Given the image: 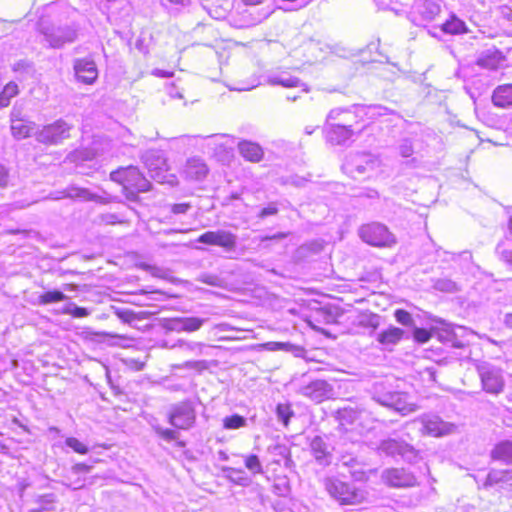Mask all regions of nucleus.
I'll return each mask as SVG.
<instances>
[{
	"label": "nucleus",
	"mask_w": 512,
	"mask_h": 512,
	"mask_svg": "<svg viewBox=\"0 0 512 512\" xmlns=\"http://www.w3.org/2000/svg\"><path fill=\"white\" fill-rule=\"evenodd\" d=\"M170 95H171L172 98H179V99L183 98V95L180 92H178V91H175V92L171 91Z\"/></svg>",
	"instance_id": "obj_64"
},
{
	"label": "nucleus",
	"mask_w": 512,
	"mask_h": 512,
	"mask_svg": "<svg viewBox=\"0 0 512 512\" xmlns=\"http://www.w3.org/2000/svg\"><path fill=\"white\" fill-rule=\"evenodd\" d=\"M414 422H419L422 425L421 433L423 435L441 437L452 433L455 426L451 423L444 422L439 416L433 414H424Z\"/></svg>",
	"instance_id": "obj_10"
},
{
	"label": "nucleus",
	"mask_w": 512,
	"mask_h": 512,
	"mask_svg": "<svg viewBox=\"0 0 512 512\" xmlns=\"http://www.w3.org/2000/svg\"><path fill=\"white\" fill-rule=\"evenodd\" d=\"M196 412L190 401L173 405L169 412V423L178 429L187 430L193 426Z\"/></svg>",
	"instance_id": "obj_7"
},
{
	"label": "nucleus",
	"mask_w": 512,
	"mask_h": 512,
	"mask_svg": "<svg viewBox=\"0 0 512 512\" xmlns=\"http://www.w3.org/2000/svg\"><path fill=\"white\" fill-rule=\"evenodd\" d=\"M372 399L380 405L392 408L402 415H407L417 410L415 404L407 401L405 393L385 391L383 383L374 384Z\"/></svg>",
	"instance_id": "obj_3"
},
{
	"label": "nucleus",
	"mask_w": 512,
	"mask_h": 512,
	"mask_svg": "<svg viewBox=\"0 0 512 512\" xmlns=\"http://www.w3.org/2000/svg\"><path fill=\"white\" fill-rule=\"evenodd\" d=\"M35 122L22 116L20 110L13 109L11 112V133L14 138L20 140L37 133Z\"/></svg>",
	"instance_id": "obj_14"
},
{
	"label": "nucleus",
	"mask_w": 512,
	"mask_h": 512,
	"mask_svg": "<svg viewBox=\"0 0 512 512\" xmlns=\"http://www.w3.org/2000/svg\"><path fill=\"white\" fill-rule=\"evenodd\" d=\"M183 367L201 372V371L208 369L209 364H208V361H206V360L186 361L183 364Z\"/></svg>",
	"instance_id": "obj_45"
},
{
	"label": "nucleus",
	"mask_w": 512,
	"mask_h": 512,
	"mask_svg": "<svg viewBox=\"0 0 512 512\" xmlns=\"http://www.w3.org/2000/svg\"><path fill=\"white\" fill-rule=\"evenodd\" d=\"M277 212H278V209L275 206H268V207L263 208L260 211L259 217L265 218V217H268L271 215H275Z\"/></svg>",
	"instance_id": "obj_55"
},
{
	"label": "nucleus",
	"mask_w": 512,
	"mask_h": 512,
	"mask_svg": "<svg viewBox=\"0 0 512 512\" xmlns=\"http://www.w3.org/2000/svg\"><path fill=\"white\" fill-rule=\"evenodd\" d=\"M324 486L329 495L341 505H357L366 498L363 490L337 478H326Z\"/></svg>",
	"instance_id": "obj_2"
},
{
	"label": "nucleus",
	"mask_w": 512,
	"mask_h": 512,
	"mask_svg": "<svg viewBox=\"0 0 512 512\" xmlns=\"http://www.w3.org/2000/svg\"><path fill=\"white\" fill-rule=\"evenodd\" d=\"M492 457L506 463H512V441L499 443L492 451Z\"/></svg>",
	"instance_id": "obj_30"
},
{
	"label": "nucleus",
	"mask_w": 512,
	"mask_h": 512,
	"mask_svg": "<svg viewBox=\"0 0 512 512\" xmlns=\"http://www.w3.org/2000/svg\"><path fill=\"white\" fill-rule=\"evenodd\" d=\"M73 126L63 119L45 125L35 134L38 142L49 145H57L70 137Z\"/></svg>",
	"instance_id": "obj_6"
},
{
	"label": "nucleus",
	"mask_w": 512,
	"mask_h": 512,
	"mask_svg": "<svg viewBox=\"0 0 512 512\" xmlns=\"http://www.w3.org/2000/svg\"><path fill=\"white\" fill-rule=\"evenodd\" d=\"M74 71L78 81L92 85L98 78L96 63L90 58H80L74 61Z\"/></svg>",
	"instance_id": "obj_18"
},
{
	"label": "nucleus",
	"mask_w": 512,
	"mask_h": 512,
	"mask_svg": "<svg viewBox=\"0 0 512 512\" xmlns=\"http://www.w3.org/2000/svg\"><path fill=\"white\" fill-rule=\"evenodd\" d=\"M388 108L383 106H371L369 112L372 116H384L388 114Z\"/></svg>",
	"instance_id": "obj_52"
},
{
	"label": "nucleus",
	"mask_w": 512,
	"mask_h": 512,
	"mask_svg": "<svg viewBox=\"0 0 512 512\" xmlns=\"http://www.w3.org/2000/svg\"><path fill=\"white\" fill-rule=\"evenodd\" d=\"M246 5H258L261 4L263 0H242Z\"/></svg>",
	"instance_id": "obj_63"
},
{
	"label": "nucleus",
	"mask_w": 512,
	"mask_h": 512,
	"mask_svg": "<svg viewBox=\"0 0 512 512\" xmlns=\"http://www.w3.org/2000/svg\"><path fill=\"white\" fill-rule=\"evenodd\" d=\"M441 29L446 34H463L468 31L465 23L454 15L442 24Z\"/></svg>",
	"instance_id": "obj_31"
},
{
	"label": "nucleus",
	"mask_w": 512,
	"mask_h": 512,
	"mask_svg": "<svg viewBox=\"0 0 512 512\" xmlns=\"http://www.w3.org/2000/svg\"><path fill=\"white\" fill-rule=\"evenodd\" d=\"M68 297L61 291L54 290V291H48L43 294H41L38 297V304L39 305H48L51 303L61 302L66 300Z\"/></svg>",
	"instance_id": "obj_34"
},
{
	"label": "nucleus",
	"mask_w": 512,
	"mask_h": 512,
	"mask_svg": "<svg viewBox=\"0 0 512 512\" xmlns=\"http://www.w3.org/2000/svg\"><path fill=\"white\" fill-rule=\"evenodd\" d=\"M502 484L503 487H512V469L509 470H492L488 473L485 487Z\"/></svg>",
	"instance_id": "obj_27"
},
{
	"label": "nucleus",
	"mask_w": 512,
	"mask_h": 512,
	"mask_svg": "<svg viewBox=\"0 0 512 512\" xmlns=\"http://www.w3.org/2000/svg\"><path fill=\"white\" fill-rule=\"evenodd\" d=\"M224 428L226 429H239L246 425V419L238 414L225 417L223 420Z\"/></svg>",
	"instance_id": "obj_37"
},
{
	"label": "nucleus",
	"mask_w": 512,
	"mask_h": 512,
	"mask_svg": "<svg viewBox=\"0 0 512 512\" xmlns=\"http://www.w3.org/2000/svg\"><path fill=\"white\" fill-rule=\"evenodd\" d=\"M380 165L381 161L379 157L371 153H358L347 162L349 171L358 174L375 171Z\"/></svg>",
	"instance_id": "obj_15"
},
{
	"label": "nucleus",
	"mask_w": 512,
	"mask_h": 512,
	"mask_svg": "<svg viewBox=\"0 0 512 512\" xmlns=\"http://www.w3.org/2000/svg\"><path fill=\"white\" fill-rule=\"evenodd\" d=\"M300 394L320 403L333 395L332 386L325 380H315L300 388Z\"/></svg>",
	"instance_id": "obj_17"
},
{
	"label": "nucleus",
	"mask_w": 512,
	"mask_h": 512,
	"mask_svg": "<svg viewBox=\"0 0 512 512\" xmlns=\"http://www.w3.org/2000/svg\"><path fill=\"white\" fill-rule=\"evenodd\" d=\"M353 135V129L343 125H335L330 123L327 130L328 140L336 145L345 144L353 137Z\"/></svg>",
	"instance_id": "obj_25"
},
{
	"label": "nucleus",
	"mask_w": 512,
	"mask_h": 512,
	"mask_svg": "<svg viewBox=\"0 0 512 512\" xmlns=\"http://www.w3.org/2000/svg\"><path fill=\"white\" fill-rule=\"evenodd\" d=\"M41 33L51 48H61L67 43H72L77 38V31L70 26L41 27Z\"/></svg>",
	"instance_id": "obj_11"
},
{
	"label": "nucleus",
	"mask_w": 512,
	"mask_h": 512,
	"mask_svg": "<svg viewBox=\"0 0 512 512\" xmlns=\"http://www.w3.org/2000/svg\"><path fill=\"white\" fill-rule=\"evenodd\" d=\"M398 151L402 157L408 158L412 156L414 153L412 141L409 139H403L398 146Z\"/></svg>",
	"instance_id": "obj_42"
},
{
	"label": "nucleus",
	"mask_w": 512,
	"mask_h": 512,
	"mask_svg": "<svg viewBox=\"0 0 512 512\" xmlns=\"http://www.w3.org/2000/svg\"><path fill=\"white\" fill-rule=\"evenodd\" d=\"M63 313L71 315L75 318L87 317L90 314L86 308L78 307L74 303L67 304L63 309Z\"/></svg>",
	"instance_id": "obj_40"
},
{
	"label": "nucleus",
	"mask_w": 512,
	"mask_h": 512,
	"mask_svg": "<svg viewBox=\"0 0 512 512\" xmlns=\"http://www.w3.org/2000/svg\"><path fill=\"white\" fill-rule=\"evenodd\" d=\"M245 467L253 474L263 473L262 464L256 455H248L245 457Z\"/></svg>",
	"instance_id": "obj_39"
},
{
	"label": "nucleus",
	"mask_w": 512,
	"mask_h": 512,
	"mask_svg": "<svg viewBox=\"0 0 512 512\" xmlns=\"http://www.w3.org/2000/svg\"><path fill=\"white\" fill-rule=\"evenodd\" d=\"M404 337L405 331L403 329L391 325L387 329L379 332L376 336V340L384 350L392 351Z\"/></svg>",
	"instance_id": "obj_20"
},
{
	"label": "nucleus",
	"mask_w": 512,
	"mask_h": 512,
	"mask_svg": "<svg viewBox=\"0 0 512 512\" xmlns=\"http://www.w3.org/2000/svg\"><path fill=\"white\" fill-rule=\"evenodd\" d=\"M276 414L278 420L282 421V423L287 426L290 418L294 415L293 410L289 404H278L276 408Z\"/></svg>",
	"instance_id": "obj_36"
},
{
	"label": "nucleus",
	"mask_w": 512,
	"mask_h": 512,
	"mask_svg": "<svg viewBox=\"0 0 512 512\" xmlns=\"http://www.w3.org/2000/svg\"><path fill=\"white\" fill-rule=\"evenodd\" d=\"M49 198L53 200H59L64 198L80 199L83 201H94L101 204H107L111 201V198L108 195L100 196L90 192L86 188H80L75 186L68 187L66 190L61 192L53 193L49 196Z\"/></svg>",
	"instance_id": "obj_13"
},
{
	"label": "nucleus",
	"mask_w": 512,
	"mask_h": 512,
	"mask_svg": "<svg viewBox=\"0 0 512 512\" xmlns=\"http://www.w3.org/2000/svg\"><path fill=\"white\" fill-rule=\"evenodd\" d=\"M18 92V85L15 82H9L6 84L0 93V108L8 106L10 100L15 97Z\"/></svg>",
	"instance_id": "obj_33"
},
{
	"label": "nucleus",
	"mask_w": 512,
	"mask_h": 512,
	"mask_svg": "<svg viewBox=\"0 0 512 512\" xmlns=\"http://www.w3.org/2000/svg\"><path fill=\"white\" fill-rule=\"evenodd\" d=\"M154 429L161 438L168 442L176 440L179 437V433L172 429H164L160 426H156Z\"/></svg>",
	"instance_id": "obj_43"
},
{
	"label": "nucleus",
	"mask_w": 512,
	"mask_h": 512,
	"mask_svg": "<svg viewBox=\"0 0 512 512\" xmlns=\"http://www.w3.org/2000/svg\"><path fill=\"white\" fill-rule=\"evenodd\" d=\"M92 469V466L86 465L84 463H77L72 466L71 473L74 475H79L82 473H89Z\"/></svg>",
	"instance_id": "obj_49"
},
{
	"label": "nucleus",
	"mask_w": 512,
	"mask_h": 512,
	"mask_svg": "<svg viewBox=\"0 0 512 512\" xmlns=\"http://www.w3.org/2000/svg\"><path fill=\"white\" fill-rule=\"evenodd\" d=\"M115 313L119 319L126 323H130L136 319L135 313L129 309H117Z\"/></svg>",
	"instance_id": "obj_47"
},
{
	"label": "nucleus",
	"mask_w": 512,
	"mask_h": 512,
	"mask_svg": "<svg viewBox=\"0 0 512 512\" xmlns=\"http://www.w3.org/2000/svg\"><path fill=\"white\" fill-rule=\"evenodd\" d=\"M238 149L240 154L251 162H259L263 157L262 148L254 142L241 141L238 144Z\"/></svg>",
	"instance_id": "obj_28"
},
{
	"label": "nucleus",
	"mask_w": 512,
	"mask_h": 512,
	"mask_svg": "<svg viewBox=\"0 0 512 512\" xmlns=\"http://www.w3.org/2000/svg\"><path fill=\"white\" fill-rule=\"evenodd\" d=\"M190 208V204L188 203H179L173 204L171 207V211L174 214H185Z\"/></svg>",
	"instance_id": "obj_51"
},
{
	"label": "nucleus",
	"mask_w": 512,
	"mask_h": 512,
	"mask_svg": "<svg viewBox=\"0 0 512 512\" xmlns=\"http://www.w3.org/2000/svg\"><path fill=\"white\" fill-rule=\"evenodd\" d=\"M310 448L319 464L328 465L330 463L331 449L321 436H315L311 440Z\"/></svg>",
	"instance_id": "obj_24"
},
{
	"label": "nucleus",
	"mask_w": 512,
	"mask_h": 512,
	"mask_svg": "<svg viewBox=\"0 0 512 512\" xmlns=\"http://www.w3.org/2000/svg\"><path fill=\"white\" fill-rule=\"evenodd\" d=\"M197 242L211 246H218L226 252H231L236 248L237 235L224 229L210 230L201 234L197 238Z\"/></svg>",
	"instance_id": "obj_8"
},
{
	"label": "nucleus",
	"mask_w": 512,
	"mask_h": 512,
	"mask_svg": "<svg viewBox=\"0 0 512 512\" xmlns=\"http://www.w3.org/2000/svg\"><path fill=\"white\" fill-rule=\"evenodd\" d=\"M327 122L352 128L353 123L358 122V116L351 109L334 108L328 113Z\"/></svg>",
	"instance_id": "obj_23"
},
{
	"label": "nucleus",
	"mask_w": 512,
	"mask_h": 512,
	"mask_svg": "<svg viewBox=\"0 0 512 512\" xmlns=\"http://www.w3.org/2000/svg\"><path fill=\"white\" fill-rule=\"evenodd\" d=\"M280 350L291 352L294 355L298 356L303 352V348L297 345H294L289 342H280Z\"/></svg>",
	"instance_id": "obj_48"
},
{
	"label": "nucleus",
	"mask_w": 512,
	"mask_h": 512,
	"mask_svg": "<svg viewBox=\"0 0 512 512\" xmlns=\"http://www.w3.org/2000/svg\"><path fill=\"white\" fill-rule=\"evenodd\" d=\"M441 7L437 0H417L413 5V15L417 25L431 22L440 13Z\"/></svg>",
	"instance_id": "obj_16"
},
{
	"label": "nucleus",
	"mask_w": 512,
	"mask_h": 512,
	"mask_svg": "<svg viewBox=\"0 0 512 512\" xmlns=\"http://www.w3.org/2000/svg\"><path fill=\"white\" fill-rule=\"evenodd\" d=\"M70 486H73V489H80L84 487L85 480L77 479L74 483L69 484Z\"/></svg>",
	"instance_id": "obj_59"
},
{
	"label": "nucleus",
	"mask_w": 512,
	"mask_h": 512,
	"mask_svg": "<svg viewBox=\"0 0 512 512\" xmlns=\"http://www.w3.org/2000/svg\"><path fill=\"white\" fill-rule=\"evenodd\" d=\"M359 325L365 328H371L373 331L376 330L380 325V316L377 314H364L359 318Z\"/></svg>",
	"instance_id": "obj_35"
},
{
	"label": "nucleus",
	"mask_w": 512,
	"mask_h": 512,
	"mask_svg": "<svg viewBox=\"0 0 512 512\" xmlns=\"http://www.w3.org/2000/svg\"><path fill=\"white\" fill-rule=\"evenodd\" d=\"M178 345L180 347H185V349H188L190 351H195L196 349H198L199 353H202V348L204 347L203 343H196V342L187 343L184 341H179Z\"/></svg>",
	"instance_id": "obj_50"
},
{
	"label": "nucleus",
	"mask_w": 512,
	"mask_h": 512,
	"mask_svg": "<svg viewBox=\"0 0 512 512\" xmlns=\"http://www.w3.org/2000/svg\"><path fill=\"white\" fill-rule=\"evenodd\" d=\"M288 234L289 233L279 232L272 236H262V237H260V241L266 242V241H272V240H282V239L286 238L288 236Z\"/></svg>",
	"instance_id": "obj_53"
},
{
	"label": "nucleus",
	"mask_w": 512,
	"mask_h": 512,
	"mask_svg": "<svg viewBox=\"0 0 512 512\" xmlns=\"http://www.w3.org/2000/svg\"><path fill=\"white\" fill-rule=\"evenodd\" d=\"M112 181L123 185L128 200L135 201L137 193L150 190V182L142 175L137 167L129 166L113 171L110 174Z\"/></svg>",
	"instance_id": "obj_1"
},
{
	"label": "nucleus",
	"mask_w": 512,
	"mask_h": 512,
	"mask_svg": "<svg viewBox=\"0 0 512 512\" xmlns=\"http://www.w3.org/2000/svg\"><path fill=\"white\" fill-rule=\"evenodd\" d=\"M9 174L7 169L0 165V187H5L8 184Z\"/></svg>",
	"instance_id": "obj_54"
},
{
	"label": "nucleus",
	"mask_w": 512,
	"mask_h": 512,
	"mask_svg": "<svg viewBox=\"0 0 512 512\" xmlns=\"http://www.w3.org/2000/svg\"><path fill=\"white\" fill-rule=\"evenodd\" d=\"M359 235L366 243L376 247H391L395 245L396 238L388 228L380 223L363 225Z\"/></svg>",
	"instance_id": "obj_4"
},
{
	"label": "nucleus",
	"mask_w": 512,
	"mask_h": 512,
	"mask_svg": "<svg viewBox=\"0 0 512 512\" xmlns=\"http://www.w3.org/2000/svg\"><path fill=\"white\" fill-rule=\"evenodd\" d=\"M454 286H455V284L451 281H443V282L438 283V287L441 290L451 291L454 288Z\"/></svg>",
	"instance_id": "obj_58"
},
{
	"label": "nucleus",
	"mask_w": 512,
	"mask_h": 512,
	"mask_svg": "<svg viewBox=\"0 0 512 512\" xmlns=\"http://www.w3.org/2000/svg\"><path fill=\"white\" fill-rule=\"evenodd\" d=\"M65 443L69 448H71L76 453L84 455L87 454L89 451L88 447L75 437L66 438Z\"/></svg>",
	"instance_id": "obj_41"
},
{
	"label": "nucleus",
	"mask_w": 512,
	"mask_h": 512,
	"mask_svg": "<svg viewBox=\"0 0 512 512\" xmlns=\"http://www.w3.org/2000/svg\"><path fill=\"white\" fill-rule=\"evenodd\" d=\"M386 484L392 487H412L417 483L416 477L403 468H392L382 475Z\"/></svg>",
	"instance_id": "obj_19"
},
{
	"label": "nucleus",
	"mask_w": 512,
	"mask_h": 512,
	"mask_svg": "<svg viewBox=\"0 0 512 512\" xmlns=\"http://www.w3.org/2000/svg\"><path fill=\"white\" fill-rule=\"evenodd\" d=\"M413 337L418 343H426L431 338V333L424 328H417L414 326Z\"/></svg>",
	"instance_id": "obj_44"
},
{
	"label": "nucleus",
	"mask_w": 512,
	"mask_h": 512,
	"mask_svg": "<svg viewBox=\"0 0 512 512\" xmlns=\"http://www.w3.org/2000/svg\"><path fill=\"white\" fill-rule=\"evenodd\" d=\"M8 233H11V234L18 233V234H22L24 236H28L31 233V231H28V230H10V231H8Z\"/></svg>",
	"instance_id": "obj_62"
},
{
	"label": "nucleus",
	"mask_w": 512,
	"mask_h": 512,
	"mask_svg": "<svg viewBox=\"0 0 512 512\" xmlns=\"http://www.w3.org/2000/svg\"><path fill=\"white\" fill-rule=\"evenodd\" d=\"M205 322L206 319H201L198 317L179 318L173 321L171 329L177 331L194 332L199 330Z\"/></svg>",
	"instance_id": "obj_29"
},
{
	"label": "nucleus",
	"mask_w": 512,
	"mask_h": 512,
	"mask_svg": "<svg viewBox=\"0 0 512 512\" xmlns=\"http://www.w3.org/2000/svg\"><path fill=\"white\" fill-rule=\"evenodd\" d=\"M394 317H395L396 321L403 326H407V327L415 326V321H414L412 315L406 310L397 309L394 312Z\"/></svg>",
	"instance_id": "obj_38"
},
{
	"label": "nucleus",
	"mask_w": 512,
	"mask_h": 512,
	"mask_svg": "<svg viewBox=\"0 0 512 512\" xmlns=\"http://www.w3.org/2000/svg\"><path fill=\"white\" fill-rule=\"evenodd\" d=\"M492 103L502 109L512 107V84H504L496 87L492 93Z\"/></svg>",
	"instance_id": "obj_26"
},
{
	"label": "nucleus",
	"mask_w": 512,
	"mask_h": 512,
	"mask_svg": "<svg viewBox=\"0 0 512 512\" xmlns=\"http://www.w3.org/2000/svg\"><path fill=\"white\" fill-rule=\"evenodd\" d=\"M153 74L157 75V76H161V77H170V76H172V73L165 72V71H162V70H155L153 72Z\"/></svg>",
	"instance_id": "obj_60"
},
{
	"label": "nucleus",
	"mask_w": 512,
	"mask_h": 512,
	"mask_svg": "<svg viewBox=\"0 0 512 512\" xmlns=\"http://www.w3.org/2000/svg\"><path fill=\"white\" fill-rule=\"evenodd\" d=\"M262 349L268 351H279L280 350V342L270 341L260 345Z\"/></svg>",
	"instance_id": "obj_56"
},
{
	"label": "nucleus",
	"mask_w": 512,
	"mask_h": 512,
	"mask_svg": "<svg viewBox=\"0 0 512 512\" xmlns=\"http://www.w3.org/2000/svg\"><path fill=\"white\" fill-rule=\"evenodd\" d=\"M504 323L507 327L512 328V313L505 316Z\"/></svg>",
	"instance_id": "obj_61"
},
{
	"label": "nucleus",
	"mask_w": 512,
	"mask_h": 512,
	"mask_svg": "<svg viewBox=\"0 0 512 512\" xmlns=\"http://www.w3.org/2000/svg\"><path fill=\"white\" fill-rule=\"evenodd\" d=\"M478 373L483 389L490 394H499L504 388V379L501 370L489 364L478 366Z\"/></svg>",
	"instance_id": "obj_9"
},
{
	"label": "nucleus",
	"mask_w": 512,
	"mask_h": 512,
	"mask_svg": "<svg viewBox=\"0 0 512 512\" xmlns=\"http://www.w3.org/2000/svg\"><path fill=\"white\" fill-rule=\"evenodd\" d=\"M272 85H281L283 87H303V92H308V88L304 83H301L298 78L291 77L288 75L275 76L269 79Z\"/></svg>",
	"instance_id": "obj_32"
},
{
	"label": "nucleus",
	"mask_w": 512,
	"mask_h": 512,
	"mask_svg": "<svg viewBox=\"0 0 512 512\" xmlns=\"http://www.w3.org/2000/svg\"><path fill=\"white\" fill-rule=\"evenodd\" d=\"M142 158L151 178L160 183L164 182L168 164L163 153L159 150H149L144 153Z\"/></svg>",
	"instance_id": "obj_12"
},
{
	"label": "nucleus",
	"mask_w": 512,
	"mask_h": 512,
	"mask_svg": "<svg viewBox=\"0 0 512 512\" xmlns=\"http://www.w3.org/2000/svg\"><path fill=\"white\" fill-rule=\"evenodd\" d=\"M223 472L229 473V474H227V477H228L229 479H231L232 481H234L235 483H237V484H242V480H244V478H239L238 480H234V479L232 478V476L230 475V474H232V473H240V472H241L240 470H237V469L232 468V467H224V468H223Z\"/></svg>",
	"instance_id": "obj_57"
},
{
	"label": "nucleus",
	"mask_w": 512,
	"mask_h": 512,
	"mask_svg": "<svg viewBox=\"0 0 512 512\" xmlns=\"http://www.w3.org/2000/svg\"><path fill=\"white\" fill-rule=\"evenodd\" d=\"M378 449L388 456H400L404 461L409 463H415L421 459L419 450L400 439L389 438L382 440Z\"/></svg>",
	"instance_id": "obj_5"
},
{
	"label": "nucleus",
	"mask_w": 512,
	"mask_h": 512,
	"mask_svg": "<svg viewBox=\"0 0 512 512\" xmlns=\"http://www.w3.org/2000/svg\"><path fill=\"white\" fill-rule=\"evenodd\" d=\"M208 167L205 162L200 158H190L187 160L183 176L190 181H202L208 174Z\"/></svg>",
	"instance_id": "obj_21"
},
{
	"label": "nucleus",
	"mask_w": 512,
	"mask_h": 512,
	"mask_svg": "<svg viewBox=\"0 0 512 512\" xmlns=\"http://www.w3.org/2000/svg\"><path fill=\"white\" fill-rule=\"evenodd\" d=\"M198 280L202 283L211 285V286H220L221 285V278L215 274H201L198 278Z\"/></svg>",
	"instance_id": "obj_46"
},
{
	"label": "nucleus",
	"mask_w": 512,
	"mask_h": 512,
	"mask_svg": "<svg viewBox=\"0 0 512 512\" xmlns=\"http://www.w3.org/2000/svg\"><path fill=\"white\" fill-rule=\"evenodd\" d=\"M505 61V56L497 49H488L482 52L477 60L476 65L487 70H497Z\"/></svg>",
	"instance_id": "obj_22"
}]
</instances>
